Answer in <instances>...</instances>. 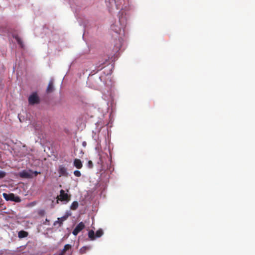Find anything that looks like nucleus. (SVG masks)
<instances>
[{"mask_svg": "<svg viewBox=\"0 0 255 255\" xmlns=\"http://www.w3.org/2000/svg\"><path fill=\"white\" fill-rule=\"evenodd\" d=\"M127 23V18L126 14L122 12L121 15L119 16V21L116 22L111 25V30L117 34H121L122 31H124Z\"/></svg>", "mask_w": 255, "mask_h": 255, "instance_id": "obj_1", "label": "nucleus"}, {"mask_svg": "<svg viewBox=\"0 0 255 255\" xmlns=\"http://www.w3.org/2000/svg\"><path fill=\"white\" fill-rule=\"evenodd\" d=\"M56 203H59V201L65 203L68 202L71 199V195L66 193L64 190L60 191V194L56 197Z\"/></svg>", "mask_w": 255, "mask_h": 255, "instance_id": "obj_2", "label": "nucleus"}, {"mask_svg": "<svg viewBox=\"0 0 255 255\" xmlns=\"http://www.w3.org/2000/svg\"><path fill=\"white\" fill-rule=\"evenodd\" d=\"M2 196L4 199L6 201H14L16 203H19L21 202V199L19 197L17 196H15L13 193H3L2 194Z\"/></svg>", "mask_w": 255, "mask_h": 255, "instance_id": "obj_3", "label": "nucleus"}, {"mask_svg": "<svg viewBox=\"0 0 255 255\" xmlns=\"http://www.w3.org/2000/svg\"><path fill=\"white\" fill-rule=\"evenodd\" d=\"M28 102L30 105L38 104L40 103V99L37 94L35 92L32 93L28 98Z\"/></svg>", "mask_w": 255, "mask_h": 255, "instance_id": "obj_4", "label": "nucleus"}, {"mask_svg": "<svg viewBox=\"0 0 255 255\" xmlns=\"http://www.w3.org/2000/svg\"><path fill=\"white\" fill-rule=\"evenodd\" d=\"M85 228L84 224L81 222L79 223L74 229L72 233L74 235L76 236L78 233L81 231Z\"/></svg>", "mask_w": 255, "mask_h": 255, "instance_id": "obj_5", "label": "nucleus"}, {"mask_svg": "<svg viewBox=\"0 0 255 255\" xmlns=\"http://www.w3.org/2000/svg\"><path fill=\"white\" fill-rule=\"evenodd\" d=\"M32 172V170H30L29 171L23 170L19 173V176L21 178H31L33 177V175L31 173Z\"/></svg>", "mask_w": 255, "mask_h": 255, "instance_id": "obj_6", "label": "nucleus"}, {"mask_svg": "<svg viewBox=\"0 0 255 255\" xmlns=\"http://www.w3.org/2000/svg\"><path fill=\"white\" fill-rule=\"evenodd\" d=\"M58 173L59 176H67L68 173L67 172V169L63 165H60L58 169Z\"/></svg>", "mask_w": 255, "mask_h": 255, "instance_id": "obj_7", "label": "nucleus"}, {"mask_svg": "<svg viewBox=\"0 0 255 255\" xmlns=\"http://www.w3.org/2000/svg\"><path fill=\"white\" fill-rule=\"evenodd\" d=\"M66 219H67V216H63L61 218H58L57 219V220L54 222L53 225L56 226L57 225H58V227H61L63 224V222L65 220H66Z\"/></svg>", "mask_w": 255, "mask_h": 255, "instance_id": "obj_8", "label": "nucleus"}, {"mask_svg": "<svg viewBox=\"0 0 255 255\" xmlns=\"http://www.w3.org/2000/svg\"><path fill=\"white\" fill-rule=\"evenodd\" d=\"M54 81L53 79L50 80L49 81L48 86L46 89V92L47 93H50L54 91Z\"/></svg>", "mask_w": 255, "mask_h": 255, "instance_id": "obj_9", "label": "nucleus"}, {"mask_svg": "<svg viewBox=\"0 0 255 255\" xmlns=\"http://www.w3.org/2000/svg\"><path fill=\"white\" fill-rule=\"evenodd\" d=\"M99 160L98 162V163L100 164L101 166H103L105 161V158L106 157H108V155L107 154H99Z\"/></svg>", "mask_w": 255, "mask_h": 255, "instance_id": "obj_10", "label": "nucleus"}, {"mask_svg": "<svg viewBox=\"0 0 255 255\" xmlns=\"http://www.w3.org/2000/svg\"><path fill=\"white\" fill-rule=\"evenodd\" d=\"M73 165L76 168L78 169H81L83 167V164L81 160L78 158H76L74 159L73 162Z\"/></svg>", "mask_w": 255, "mask_h": 255, "instance_id": "obj_11", "label": "nucleus"}, {"mask_svg": "<svg viewBox=\"0 0 255 255\" xmlns=\"http://www.w3.org/2000/svg\"><path fill=\"white\" fill-rule=\"evenodd\" d=\"M28 236V233L25 231H20L18 233V237L20 239L26 238Z\"/></svg>", "mask_w": 255, "mask_h": 255, "instance_id": "obj_12", "label": "nucleus"}, {"mask_svg": "<svg viewBox=\"0 0 255 255\" xmlns=\"http://www.w3.org/2000/svg\"><path fill=\"white\" fill-rule=\"evenodd\" d=\"M13 37L16 39L17 43L21 47H23L24 46L21 39L18 35H15L13 36Z\"/></svg>", "mask_w": 255, "mask_h": 255, "instance_id": "obj_13", "label": "nucleus"}, {"mask_svg": "<svg viewBox=\"0 0 255 255\" xmlns=\"http://www.w3.org/2000/svg\"><path fill=\"white\" fill-rule=\"evenodd\" d=\"M88 237L91 240H94L96 239L95 232L93 230H90L88 232Z\"/></svg>", "mask_w": 255, "mask_h": 255, "instance_id": "obj_14", "label": "nucleus"}, {"mask_svg": "<svg viewBox=\"0 0 255 255\" xmlns=\"http://www.w3.org/2000/svg\"><path fill=\"white\" fill-rule=\"evenodd\" d=\"M78 206H79V204L78 203L77 201H74L71 206H70V209L72 210H76L78 207Z\"/></svg>", "mask_w": 255, "mask_h": 255, "instance_id": "obj_15", "label": "nucleus"}, {"mask_svg": "<svg viewBox=\"0 0 255 255\" xmlns=\"http://www.w3.org/2000/svg\"><path fill=\"white\" fill-rule=\"evenodd\" d=\"M103 231L102 229H99L95 233L96 238H100L103 235Z\"/></svg>", "mask_w": 255, "mask_h": 255, "instance_id": "obj_16", "label": "nucleus"}, {"mask_svg": "<svg viewBox=\"0 0 255 255\" xmlns=\"http://www.w3.org/2000/svg\"><path fill=\"white\" fill-rule=\"evenodd\" d=\"M90 247H83L81 248L80 250V253L81 254H83L86 253V251L90 249Z\"/></svg>", "mask_w": 255, "mask_h": 255, "instance_id": "obj_17", "label": "nucleus"}, {"mask_svg": "<svg viewBox=\"0 0 255 255\" xmlns=\"http://www.w3.org/2000/svg\"><path fill=\"white\" fill-rule=\"evenodd\" d=\"M72 248V246L71 245H69V244H66L64 246V248L63 249L65 251H67L69 250H70Z\"/></svg>", "mask_w": 255, "mask_h": 255, "instance_id": "obj_18", "label": "nucleus"}, {"mask_svg": "<svg viewBox=\"0 0 255 255\" xmlns=\"http://www.w3.org/2000/svg\"><path fill=\"white\" fill-rule=\"evenodd\" d=\"M6 175V173L5 172L0 170V179H2L4 178Z\"/></svg>", "mask_w": 255, "mask_h": 255, "instance_id": "obj_19", "label": "nucleus"}, {"mask_svg": "<svg viewBox=\"0 0 255 255\" xmlns=\"http://www.w3.org/2000/svg\"><path fill=\"white\" fill-rule=\"evenodd\" d=\"M74 174L76 177H80L81 176V173L79 170H75L74 172Z\"/></svg>", "mask_w": 255, "mask_h": 255, "instance_id": "obj_20", "label": "nucleus"}, {"mask_svg": "<svg viewBox=\"0 0 255 255\" xmlns=\"http://www.w3.org/2000/svg\"><path fill=\"white\" fill-rule=\"evenodd\" d=\"M88 166L91 168L93 167V163H92V161L91 160H89L88 162Z\"/></svg>", "mask_w": 255, "mask_h": 255, "instance_id": "obj_21", "label": "nucleus"}, {"mask_svg": "<svg viewBox=\"0 0 255 255\" xmlns=\"http://www.w3.org/2000/svg\"><path fill=\"white\" fill-rule=\"evenodd\" d=\"M31 173L32 174V175L33 174H34V176H36L38 174H40V172H38V171H32V172H31Z\"/></svg>", "mask_w": 255, "mask_h": 255, "instance_id": "obj_22", "label": "nucleus"}, {"mask_svg": "<svg viewBox=\"0 0 255 255\" xmlns=\"http://www.w3.org/2000/svg\"><path fill=\"white\" fill-rule=\"evenodd\" d=\"M66 251H65L63 249L61 251V252L58 254V255H65V253Z\"/></svg>", "mask_w": 255, "mask_h": 255, "instance_id": "obj_23", "label": "nucleus"}, {"mask_svg": "<svg viewBox=\"0 0 255 255\" xmlns=\"http://www.w3.org/2000/svg\"><path fill=\"white\" fill-rule=\"evenodd\" d=\"M44 225H49V220L47 219L45 220V221L43 223Z\"/></svg>", "mask_w": 255, "mask_h": 255, "instance_id": "obj_24", "label": "nucleus"}, {"mask_svg": "<svg viewBox=\"0 0 255 255\" xmlns=\"http://www.w3.org/2000/svg\"><path fill=\"white\" fill-rule=\"evenodd\" d=\"M119 42H120V43H119V46L116 49V50H119L120 49V47H121V43L120 39H119Z\"/></svg>", "mask_w": 255, "mask_h": 255, "instance_id": "obj_25", "label": "nucleus"}, {"mask_svg": "<svg viewBox=\"0 0 255 255\" xmlns=\"http://www.w3.org/2000/svg\"><path fill=\"white\" fill-rule=\"evenodd\" d=\"M82 145H83V146H86V141L83 142Z\"/></svg>", "mask_w": 255, "mask_h": 255, "instance_id": "obj_26", "label": "nucleus"}]
</instances>
